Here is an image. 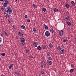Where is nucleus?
<instances>
[{"label":"nucleus","instance_id":"obj_11","mask_svg":"<svg viewBox=\"0 0 76 76\" xmlns=\"http://www.w3.org/2000/svg\"><path fill=\"white\" fill-rule=\"evenodd\" d=\"M21 42H25V39L24 38H23L21 39Z\"/></svg>","mask_w":76,"mask_h":76},{"label":"nucleus","instance_id":"obj_41","mask_svg":"<svg viewBox=\"0 0 76 76\" xmlns=\"http://www.w3.org/2000/svg\"><path fill=\"white\" fill-rule=\"evenodd\" d=\"M47 56H50V53H47Z\"/></svg>","mask_w":76,"mask_h":76},{"label":"nucleus","instance_id":"obj_10","mask_svg":"<svg viewBox=\"0 0 76 76\" xmlns=\"http://www.w3.org/2000/svg\"><path fill=\"white\" fill-rule=\"evenodd\" d=\"M43 25L45 27V29H48V27H47V26H46L45 24H44Z\"/></svg>","mask_w":76,"mask_h":76},{"label":"nucleus","instance_id":"obj_48","mask_svg":"<svg viewBox=\"0 0 76 76\" xmlns=\"http://www.w3.org/2000/svg\"><path fill=\"white\" fill-rule=\"evenodd\" d=\"M0 35H1V37H3V34H2L1 33H0Z\"/></svg>","mask_w":76,"mask_h":76},{"label":"nucleus","instance_id":"obj_46","mask_svg":"<svg viewBox=\"0 0 76 76\" xmlns=\"http://www.w3.org/2000/svg\"><path fill=\"white\" fill-rule=\"evenodd\" d=\"M30 58H33V57L32 56L30 55V56L29 57Z\"/></svg>","mask_w":76,"mask_h":76},{"label":"nucleus","instance_id":"obj_12","mask_svg":"<svg viewBox=\"0 0 76 76\" xmlns=\"http://www.w3.org/2000/svg\"><path fill=\"white\" fill-rule=\"evenodd\" d=\"M33 44L34 45L35 47H37V42H34L33 43Z\"/></svg>","mask_w":76,"mask_h":76},{"label":"nucleus","instance_id":"obj_43","mask_svg":"<svg viewBox=\"0 0 76 76\" xmlns=\"http://www.w3.org/2000/svg\"><path fill=\"white\" fill-rule=\"evenodd\" d=\"M41 73L42 74H44V73H45L44 72V71H41Z\"/></svg>","mask_w":76,"mask_h":76},{"label":"nucleus","instance_id":"obj_25","mask_svg":"<svg viewBox=\"0 0 76 76\" xmlns=\"http://www.w3.org/2000/svg\"><path fill=\"white\" fill-rule=\"evenodd\" d=\"M54 11L55 12H58V9L57 8H55L54 9Z\"/></svg>","mask_w":76,"mask_h":76},{"label":"nucleus","instance_id":"obj_6","mask_svg":"<svg viewBox=\"0 0 76 76\" xmlns=\"http://www.w3.org/2000/svg\"><path fill=\"white\" fill-rule=\"evenodd\" d=\"M47 63L49 65H51L52 64V62L48 60L47 61Z\"/></svg>","mask_w":76,"mask_h":76},{"label":"nucleus","instance_id":"obj_51","mask_svg":"<svg viewBox=\"0 0 76 76\" xmlns=\"http://www.w3.org/2000/svg\"><path fill=\"white\" fill-rule=\"evenodd\" d=\"M1 76H5V75H2Z\"/></svg>","mask_w":76,"mask_h":76},{"label":"nucleus","instance_id":"obj_40","mask_svg":"<svg viewBox=\"0 0 76 76\" xmlns=\"http://www.w3.org/2000/svg\"><path fill=\"white\" fill-rule=\"evenodd\" d=\"M5 36H8V35H7V34L6 33V32H5Z\"/></svg>","mask_w":76,"mask_h":76},{"label":"nucleus","instance_id":"obj_44","mask_svg":"<svg viewBox=\"0 0 76 76\" xmlns=\"http://www.w3.org/2000/svg\"><path fill=\"white\" fill-rule=\"evenodd\" d=\"M2 41V40H1V38L0 37V43H1V42Z\"/></svg>","mask_w":76,"mask_h":76},{"label":"nucleus","instance_id":"obj_33","mask_svg":"<svg viewBox=\"0 0 76 76\" xmlns=\"http://www.w3.org/2000/svg\"><path fill=\"white\" fill-rule=\"evenodd\" d=\"M5 55H6V54L4 53H1V55L2 56H3V57H4L5 56Z\"/></svg>","mask_w":76,"mask_h":76},{"label":"nucleus","instance_id":"obj_28","mask_svg":"<svg viewBox=\"0 0 76 76\" xmlns=\"http://www.w3.org/2000/svg\"><path fill=\"white\" fill-rule=\"evenodd\" d=\"M21 28H22V29H25V26L24 25H22L21 26Z\"/></svg>","mask_w":76,"mask_h":76},{"label":"nucleus","instance_id":"obj_56","mask_svg":"<svg viewBox=\"0 0 76 76\" xmlns=\"http://www.w3.org/2000/svg\"><path fill=\"white\" fill-rule=\"evenodd\" d=\"M36 76H38V75H37Z\"/></svg>","mask_w":76,"mask_h":76},{"label":"nucleus","instance_id":"obj_21","mask_svg":"<svg viewBox=\"0 0 76 76\" xmlns=\"http://www.w3.org/2000/svg\"><path fill=\"white\" fill-rule=\"evenodd\" d=\"M65 7H66V8H69V5L68 4H66L65 5Z\"/></svg>","mask_w":76,"mask_h":76},{"label":"nucleus","instance_id":"obj_20","mask_svg":"<svg viewBox=\"0 0 76 76\" xmlns=\"http://www.w3.org/2000/svg\"><path fill=\"white\" fill-rule=\"evenodd\" d=\"M71 4L72 6H75V2L73 1H71Z\"/></svg>","mask_w":76,"mask_h":76},{"label":"nucleus","instance_id":"obj_18","mask_svg":"<svg viewBox=\"0 0 76 76\" xmlns=\"http://www.w3.org/2000/svg\"><path fill=\"white\" fill-rule=\"evenodd\" d=\"M49 46L50 48H52L53 47V45L51 43L49 44Z\"/></svg>","mask_w":76,"mask_h":76},{"label":"nucleus","instance_id":"obj_9","mask_svg":"<svg viewBox=\"0 0 76 76\" xmlns=\"http://www.w3.org/2000/svg\"><path fill=\"white\" fill-rule=\"evenodd\" d=\"M57 49H58V50L59 51H60V50L62 49V48L60 46H58L57 48Z\"/></svg>","mask_w":76,"mask_h":76},{"label":"nucleus","instance_id":"obj_50","mask_svg":"<svg viewBox=\"0 0 76 76\" xmlns=\"http://www.w3.org/2000/svg\"><path fill=\"white\" fill-rule=\"evenodd\" d=\"M3 1V0H0V1Z\"/></svg>","mask_w":76,"mask_h":76},{"label":"nucleus","instance_id":"obj_35","mask_svg":"<svg viewBox=\"0 0 76 76\" xmlns=\"http://www.w3.org/2000/svg\"><path fill=\"white\" fill-rule=\"evenodd\" d=\"M69 18H70V17L69 16H67V17H66L65 19H67V20H69Z\"/></svg>","mask_w":76,"mask_h":76},{"label":"nucleus","instance_id":"obj_34","mask_svg":"<svg viewBox=\"0 0 76 76\" xmlns=\"http://www.w3.org/2000/svg\"><path fill=\"white\" fill-rule=\"evenodd\" d=\"M5 3H7V4L9 3V1L7 0H5Z\"/></svg>","mask_w":76,"mask_h":76},{"label":"nucleus","instance_id":"obj_38","mask_svg":"<svg viewBox=\"0 0 76 76\" xmlns=\"http://www.w3.org/2000/svg\"><path fill=\"white\" fill-rule=\"evenodd\" d=\"M26 51V53H28V52H29V50L27 49H26V50H25Z\"/></svg>","mask_w":76,"mask_h":76},{"label":"nucleus","instance_id":"obj_17","mask_svg":"<svg viewBox=\"0 0 76 76\" xmlns=\"http://www.w3.org/2000/svg\"><path fill=\"white\" fill-rule=\"evenodd\" d=\"M42 11H44L45 12H46V8H43L42 9Z\"/></svg>","mask_w":76,"mask_h":76},{"label":"nucleus","instance_id":"obj_37","mask_svg":"<svg viewBox=\"0 0 76 76\" xmlns=\"http://www.w3.org/2000/svg\"><path fill=\"white\" fill-rule=\"evenodd\" d=\"M48 59L49 60H52V58H51V57H49Z\"/></svg>","mask_w":76,"mask_h":76},{"label":"nucleus","instance_id":"obj_53","mask_svg":"<svg viewBox=\"0 0 76 76\" xmlns=\"http://www.w3.org/2000/svg\"><path fill=\"white\" fill-rule=\"evenodd\" d=\"M75 8L76 9V6H75Z\"/></svg>","mask_w":76,"mask_h":76},{"label":"nucleus","instance_id":"obj_42","mask_svg":"<svg viewBox=\"0 0 76 76\" xmlns=\"http://www.w3.org/2000/svg\"><path fill=\"white\" fill-rule=\"evenodd\" d=\"M24 17H25V18H28V16L26 15H25Z\"/></svg>","mask_w":76,"mask_h":76},{"label":"nucleus","instance_id":"obj_7","mask_svg":"<svg viewBox=\"0 0 76 76\" xmlns=\"http://www.w3.org/2000/svg\"><path fill=\"white\" fill-rule=\"evenodd\" d=\"M14 75L16 76H19L20 75L19 73L18 72H15L14 73Z\"/></svg>","mask_w":76,"mask_h":76},{"label":"nucleus","instance_id":"obj_29","mask_svg":"<svg viewBox=\"0 0 76 76\" xmlns=\"http://www.w3.org/2000/svg\"><path fill=\"white\" fill-rule=\"evenodd\" d=\"M42 48H43V49H46L47 48L45 46H43Z\"/></svg>","mask_w":76,"mask_h":76},{"label":"nucleus","instance_id":"obj_55","mask_svg":"<svg viewBox=\"0 0 76 76\" xmlns=\"http://www.w3.org/2000/svg\"><path fill=\"white\" fill-rule=\"evenodd\" d=\"M3 2H4V1H3Z\"/></svg>","mask_w":76,"mask_h":76},{"label":"nucleus","instance_id":"obj_54","mask_svg":"<svg viewBox=\"0 0 76 76\" xmlns=\"http://www.w3.org/2000/svg\"><path fill=\"white\" fill-rule=\"evenodd\" d=\"M2 4H3V3H2Z\"/></svg>","mask_w":76,"mask_h":76},{"label":"nucleus","instance_id":"obj_47","mask_svg":"<svg viewBox=\"0 0 76 76\" xmlns=\"http://www.w3.org/2000/svg\"><path fill=\"white\" fill-rule=\"evenodd\" d=\"M27 22H30V20L28 19L27 20Z\"/></svg>","mask_w":76,"mask_h":76},{"label":"nucleus","instance_id":"obj_23","mask_svg":"<svg viewBox=\"0 0 76 76\" xmlns=\"http://www.w3.org/2000/svg\"><path fill=\"white\" fill-rule=\"evenodd\" d=\"M67 41H68L67 39H64L63 40V42H67Z\"/></svg>","mask_w":76,"mask_h":76},{"label":"nucleus","instance_id":"obj_5","mask_svg":"<svg viewBox=\"0 0 76 76\" xmlns=\"http://www.w3.org/2000/svg\"><path fill=\"white\" fill-rule=\"evenodd\" d=\"M59 53L61 54H63L64 53V52L65 51V50L64 49H62L61 50H60Z\"/></svg>","mask_w":76,"mask_h":76},{"label":"nucleus","instance_id":"obj_1","mask_svg":"<svg viewBox=\"0 0 76 76\" xmlns=\"http://www.w3.org/2000/svg\"><path fill=\"white\" fill-rule=\"evenodd\" d=\"M11 8L10 6H8L6 9H5V11L6 13H8L9 14H11L13 12L12 10H10Z\"/></svg>","mask_w":76,"mask_h":76},{"label":"nucleus","instance_id":"obj_26","mask_svg":"<svg viewBox=\"0 0 76 76\" xmlns=\"http://www.w3.org/2000/svg\"><path fill=\"white\" fill-rule=\"evenodd\" d=\"M12 27L14 28V29H16V28L17 27L15 26L14 25L12 26Z\"/></svg>","mask_w":76,"mask_h":76},{"label":"nucleus","instance_id":"obj_45","mask_svg":"<svg viewBox=\"0 0 76 76\" xmlns=\"http://www.w3.org/2000/svg\"><path fill=\"white\" fill-rule=\"evenodd\" d=\"M71 67H72L73 68V67H74V65L73 64H72V65H71Z\"/></svg>","mask_w":76,"mask_h":76},{"label":"nucleus","instance_id":"obj_13","mask_svg":"<svg viewBox=\"0 0 76 76\" xmlns=\"http://www.w3.org/2000/svg\"><path fill=\"white\" fill-rule=\"evenodd\" d=\"M37 48L38 50H41L42 49V48H41V47L40 46H38L37 47Z\"/></svg>","mask_w":76,"mask_h":76},{"label":"nucleus","instance_id":"obj_52","mask_svg":"<svg viewBox=\"0 0 76 76\" xmlns=\"http://www.w3.org/2000/svg\"><path fill=\"white\" fill-rule=\"evenodd\" d=\"M1 60V58H0V60Z\"/></svg>","mask_w":76,"mask_h":76},{"label":"nucleus","instance_id":"obj_22","mask_svg":"<svg viewBox=\"0 0 76 76\" xmlns=\"http://www.w3.org/2000/svg\"><path fill=\"white\" fill-rule=\"evenodd\" d=\"M4 9H5V8L3 6H2L1 7V10H4Z\"/></svg>","mask_w":76,"mask_h":76},{"label":"nucleus","instance_id":"obj_39","mask_svg":"<svg viewBox=\"0 0 76 76\" xmlns=\"http://www.w3.org/2000/svg\"><path fill=\"white\" fill-rule=\"evenodd\" d=\"M66 15H69V12H66Z\"/></svg>","mask_w":76,"mask_h":76},{"label":"nucleus","instance_id":"obj_19","mask_svg":"<svg viewBox=\"0 0 76 76\" xmlns=\"http://www.w3.org/2000/svg\"><path fill=\"white\" fill-rule=\"evenodd\" d=\"M67 24L68 25H69V26H70V25H71V23L69 21L67 22Z\"/></svg>","mask_w":76,"mask_h":76},{"label":"nucleus","instance_id":"obj_16","mask_svg":"<svg viewBox=\"0 0 76 76\" xmlns=\"http://www.w3.org/2000/svg\"><path fill=\"white\" fill-rule=\"evenodd\" d=\"M5 17L6 18H10V15H9V14H6Z\"/></svg>","mask_w":76,"mask_h":76},{"label":"nucleus","instance_id":"obj_3","mask_svg":"<svg viewBox=\"0 0 76 76\" xmlns=\"http://www.w3.org/2000/svg\"><path fill=\"white\" fill-rule=\"evenodd\" d=\"M50 35V32L48 31H47L45 32V35L46 37H49Z\"/></svg>","mask_w":76,"mask_h":76},{"label":"nucleus","instance_id":"obj_4","mask_svg":"<svg viewBox=\"0 0 76 76\" xmlns=\"http://www.w3.org/2000/svg\"><path fill=\"white\" fill-rule=\"evenodd\" d=\"M63 31L60 30L59 31V34L60 36H63Z\"/></svg>","mask_w":76,"mask_h":76},{"label":"nucleus","instance_id":"obj_15","mask_svg":"<svg viewBox=\"0 0 76 76\" xmlns=\"http://www.w3.org/2000/svg\"><path fill=\"white\" fill-rule=\"evenodd\" d=\"M33 31L34 32V33H36L37 32V30L35 28H33Z\"/></svg>","mask_w":76,"mask_h":76},{"label":"nucleus","instance_id":"obj_36","mask_svg":"<svg viewBox=\"0 0 76 76\" xmlns=\"http://www.w3.org/2000/svg\"><path fill=\"white\" fill-rule=\"evenodd\" d=\"M33 6L34 8H37V5L35 4H33Z\"/></svg>","mask_w":76,"mask_h":76},{"label":"nucleus","instance_id":"obj_14","mask_svg":"<svg viewBox=\"0 0 76 76\" xmlns=\"http://www.w3.org/2000/svg\"><path fill=\"white\" fill-rule=\"evenodd\" d=\"M50 32L52 33H54V30L53 28H51L50 29Z\"/></svg>","mask_w":76,"mask_h":76},{"label":"nucleus","instance_id":"obj_49","mask_svg":"<svg viewBox=\"0 0 76 76\" xmlns=\"http://www.w3.org/2000/svg\"><path fill=\"white\" fill-rule=\"evenodd\" d=\"M16 1H18V2H19V0H16Z\"/></svg>","mask_w":76,"mask_h":76},{"label":"nucleus","instance_id":"obj_31","mask_svg":"<svg viewBox=\"0 0 76 76\" xmlns=\"http://www.w3.org/2000/svg\"><path fill=\"white\" fill-rule=\"evenodd\" d=\"M8 21L9 23H11V22H12V20L10 18L8 19Z\"/></svg>","mask_w":76,"mask_h":76},{"label":"nucleus","instance_id":"obj_27","mask_svg":"<svg viewBox=\"0 0 76 76\" xmlns=\"http://www.w3.org/2000/svg\"><path fill=\"white\" fill-rule=\"evenodd\" d=\"M20 44H21V45H22V46H24V45H25V43H24V42H21V43Z\"/></svg>","mask_w":76,"mask_h":76},{"label":"nucleus","instance_id":"obj_24","mask_svg":"<svg viewBox=\"0 0 76 76\" xmlns=\"http://www.w3.org/2000/svg\"><path fill=\"white\" fill-rule=\"evenodd\" d=\"M73 71H74V69H72L70 70V73H73Z\"/></svg>","mask_w":76,"mask_h":76},{"label":"nucleus","instance_id":"obj_30","mask_svg":"<svg viewBox=\"0 0 76 76\" xmlns=\"http://www.w3.org/2000/svg\"><path fill=\"white\" fill-rule=\"evenodd\" d=\"M4 6L5 7H6V6H7V3H4Z\"/></svg>","mask_w":76,"mask_h":76},{"label":"nucleus","instance_id":"obj_2","mask_svg":"<svg viewBox=\"0 0 76 76\" xmlns=\"http://www.w3.org/2000/svg\"><path fill=\"white\" fill-rule=\"evenodd\" d=\"M40 66L42 68H44L46 67V64L44 61H41L40 62Z\"/></svg>","mask_w":76,"mask_h":76},{"label":"nucleus","instance_id":"obj_8","mask_svg":"<svg viewBox=\"0 0 76 76\" xmlns=\"http://www.w3.org/2000/svg\"><path fill=\"white\" fill-rule=\"evenodd\" d=\"M18 35H19V36H20V37H23V34H22V33L20 32H18Z\"/></svg>","mask_w":76,"mask_h":76},{"label":"nucleus","instance_id":"obj_57","mask_svg":"<svg viewBox=\"0 0 76 76\" xmlns=\"http://www.w3.org/2000/svg\"><path fill=\"white\" fill-rule=\"evenodd\" d=\"M16 3H17V2H16Z\"/></svg>","mask_w":76,"mask_h":76},{"label":"nucleus","instance_id":"obj_32","mask_svg":"<svg viewBox=\"0 0 76 76\" xmlns=\"http://www.w3.org/2000/svg\"><path fill=\"white\" fill-rule=\"evenodd\" d=\"M12 66H13V64H10V66L9 67V69H11V68H12Z\"/></svg>","mask_w":76,"mask_h":76}]
</instances>
